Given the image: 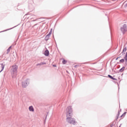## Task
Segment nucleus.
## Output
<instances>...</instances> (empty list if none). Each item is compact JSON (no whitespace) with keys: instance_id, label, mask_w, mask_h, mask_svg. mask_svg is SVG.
<instances>
[{"instance_id":"1","label":"nucleus","mask_w":127,"mask_h":127,"mask_svg":"<svg viewBox=\"0 0 127 127\" xmlns=\"http://www.w3.org/2000/svg\"><path fill=\"white\" fill-rule=\"evenodd\" d=\"M66 122L70 125H76L77 124V122H76L75 119L69 117L66 118Z\"/></svg>"},{"instance_id":"2","label":"nucleus","mask_w":127,"mask_h":127,"mask_svg":"<svg viewBox=\"0 0 127 127\" xmlns=\"http://www.w3.org/2000/svg\"><path fill=\"white\" fill-rule=\"evenodd\" d=\"M29 84V79H26L23 80L22 82V88H26L27 85Z\"/></svg>"},{"instance_id":"3","label":"nucleus","mask_w":127,"mask_h":127,"mask_svg":"<svg viewBox=\"0 0 127 127\" xmlns=\"http://www.w3.org/2000/svg\"><path fill=\"white\" fill-rule=\"evenodd\" d=\"M67 116L68 117H72L73 116V109L72 107L69 106L67 108Z\"/></svg>"},{"instance_id":"4","label":"nucleus","mask_w":127,"mask_h":127,"mask_svg":"<svg viewBox=\"0 0 127 127\" xmlns=\"http://www.w3.org/2000/svg\"><path fill=\"white\" fill-rule=\"evenodd\" d=\"M18 68V66H17V65L14 64L12 66V68L11 69V72L12 74H16L17 73V69Z\"/></svg>"},{"instance_id":"5","label":"nucleus","mask_w":127,"mask_h":127,"mask_svg":"<svg viewBox=\"0 0 127 127\" xmlns=\"http://www.w3.org/2000/svg\"><path fill=\"white\" fill-rule=\"evenodd\" d=\"M121 30L123 33H126V32L127 31V24H125L123 25L121 28Z\"/></svg>"},{"instance_id":"6","label":"nucleus","mask_w":127,"mask_h":127,"mask_svg":"<svg viewBox=\"0 0 127 127\" xmlns=\"http://www.w3.org/2000/svg\"><path fill=\"white\" fill-rule=\"evenodd\" d=\"M29 110L30 112H34V108H33V106H30L29 107Z\"/></svg>"},{"instance_id":"7","label":"nucleus","mask_w":127,"mask_h":127,"mask_svg":"<svg viewBox=\"0 0 127 127\" xmlns=\"http://www.w3.org/2000/svg\"><path fill=\"white\" fill-rule=\"evenodd\" d=\"M44 55H45V56H49V51H48V50H46L45 52Z\"/></svg>"},{"instance_id":"8","label":"nucleus","mask_w":127,"mask_h":127,"mask_svg":"<svg viewBox=\"0 0 127 127\" xmlns=\"http://www.w3.org/2000/svg\"><path fill=\"white\" fill-rule=\"evenodd\" d=\"M11 49V46L9 47L8 49L7 50V54H8V53L10 52Z\"/></svg>"},{"instance_id":"9","label":"nucleus","mask_w":127,"mask_h":127,"mask_svg":"<svg viewBox=\"0 0 127 127\" xmlns=\"http://www.w3.org/2000/svg\"><path fill=\"white\" fill-rule=\"evenodd\" d=\"M50 34H48L45 38V40H48V39L49 38V36H50Z\"/></svg>"},{"instance_id":"10","label":"nucleus","mask_w":127,"mask_h":127,"mask_svg":"<svg viewBox=\"0 0 127 127\" xmlns=\"http://www.w3.org/2000/svg\"><path fill=\"white\" fill-rule=\"evenodd\" d=\"M50 34H48L45 38V40H48V39L49 38V36H50Z\"/></svg>"},{"instance_id":"11","label":"nucleus","mask_w":127,"mask_h":127,"mask_svg":"<svg viewBox=\"0 0 127 127\" xmlns=\"http://www.w3.org/2000/svg\"><path fill=\"white\" fill-rule=\"evenodd\" d=\"M63 64H65L67 63V61L65 60L64 59L63 60Z\"/></svg>"},{"instance_id":"12","label":"nucleus","mask_w":127,"mask_h":127,"mask_svg":"<svg viewBox=\"0 0 127 127\" xmlns=\"http://www.w3.org/2000/svg\"><path fill=\"white\" fill-rule=\"evenodd\" d=\"M124 71H125V67H123L120 70V72H124Z\"/></svg>"},{"instance_id":"13","label":"nucleus","mask_w":127,"mask_h":127,"mask_svg":"<svg viewBox=\"0 0 127 127\" xmlns=\"http://www.w3.org/2000/svg\"><path fill=\"white\" fill-rule=\"evenodd\" d=\"M125 60L127 62V53H126V56L124 58Z\"/></svg>"},{"instance_id":"14","label":"nucleus","mask_w":127,"mask_h":127,"mask_svg":"<svg viewBox=\"0 0 127 127\" xmlns=\"http://www.w3.org/2000/svg\"><path fill=\"white\" fill-rule=\"evenodd\" d=\"M1 68H2V69L1 71H2V70H3V69L4 68V64H1Z\"/></svg>"},{"instance_id":"15","label":"nucleus","mask_w":127,"mask_h":127,"mask_svg":"<svg viewBox=\"0 0 127 127\" xmlns=\"http://www.w3.org/2000/svg\"><path fill=\"white\" fill-rule=\"evenodd\" d=\"M120 63H124L125 62L124 59H122L120 61Z\"/></svg>"},{"instance_id":"16","label":"nucleus","mask_w":127,"mask_h":127,"mask_svg":"<svg viewBox=\"0 0 127 127\" xmlns=\"http://www.w3.org/2000/svg\"><path fill=\"white\" fill-rule=\"evenodd\" d=\"M40 65H46V63H41Z\"/></svg>"},{"instance_id":"17","label":"nucleus","mask_w":127,"mask_h":127,"mask_svg":"<svg viewBox=\"0 0 127 127\" xmlns=\"http://www.w3.org/2000/svg\"><path fill=\"white\" fill-rule=\"evenodd\" d=\"M108 77H109V78H110V79H114V77H113V76H112L110 75H108Z\"/></svg>"},{"instance_id":"18","label":"nucleus","mask_w":127,"mask_h":127,"mask_svg":"<svg viewBox=\"0 0 127 127\" xmlns=\"http://www.w3.org/2000/svg\"><path fill=\"white\" fill-rule=\"evenodd\" d=\"M49 34L51 35V34H52V31H51Z\"/></svg>"},{"instance_id":"19","label":"nucleus","mask_w":127,"mask_h":127,"mask_svg":"<svg viewBox=\"0 0 127 127\" xmlns=\"http://www.w3.org/2000/svg\"><path fill=\"white\" fill-rule=\"evenodd\" d=\"M37 66H41V64H40V63L38 64H37Z\"/></svg>"},{"instance_id":"20","label":"nucleus","mask_w":127,"mask_h":127,"mask_svg":"<svg viewBox=\"0 0 127 127\" xmlns=\"http://www.w3.org/2000/svg\"><path fill=\"white\" fill-rule=\"evenodd\" d=\"M119 58H120V57H118V58L116 59V60H118V59H119Z\"/></svg>"},{"instance_id":"21","label":"nucleus","mask_w":127,"mask_h":127,"mask_svg":"<svg viewBox=\"0 0 127 127\" xmlns=\"http://www.w3.org/2000/svg\"><path fill=\"white\" fill-rule=\"evenodd\" d=\"M77 65H75V67H76Z\"/></svg>"},{"instance_id":"22","label":"nucleus","mask_w":127,"mask_h":127,"mask_svg":"<svg viewBox=\"0 0 127 127\" xmlns=\"http://www.w3.org/2000/svg\"><path fill=\"white\" fill-rule=\"evenodd\" d=\"M119 127H121V126H120Z\"/></svg>"}]
</instances>
